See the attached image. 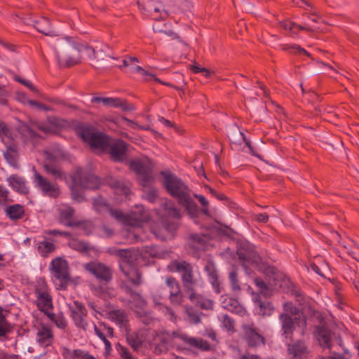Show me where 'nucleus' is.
I'll list each match as a JSON object with an SVG mask.
<instances>
[{
    "instance_id": "09e8293b",
    "label": "nucleus",
    "mask_w": 359,
    "mask_h": 359,
    "mask_svg": "<svg viewBox=\"0 0 359 359\" xmlns=\"http://www.w3.org/2000/svg\"><path fill=\"white\" fill-rule=\"evenodd\" d=\"M194 198H197L199 203L201 204L202 208H199V214L202 213L203 215L205 216H209V202L207 200V198L200 194H194Z\"/></svg>"
},
{
    "instance_id": "a211bd4d",
    "label": "nucleus",
    "mask_w": 359,
    "mask_h": 359,
    "mask_svg": "<svg viewBox=\"0 0 359 359\" xmlns=\"http://www.w3.org/2000/svg\"><path fill=\"white\" fill-rule=\"evenodd\" d=\"M172 335L174 337L181 339L191 348H196L202 351L210 350V344L202 338L191 337L186 333H179L177 332H174Z\"/></svg>"
},
{
    "instance_id": "338daca9",
    "label": "nucleus",
    "mask_w": 359,
    "mask_h": 359,
    "mask_svg": "<svg viewBox=\"0 0 359 359\" xmlns=\"http://www.w3.org/2000/svg\"><path fill=\"white\" fill-rule=\"evenodd\" d=\"M15 80L16 81L22 83V85L25 86L26 87H27L28 88H29L32 91H36V88L29 81L25 80V79H22L21 77H20L18 76H16L15 77Z\"/></svg>"
},
{
    "instance_id": "a18cd8bd",
    "label": "nucleus",
    "mask_w": 359,
    "mask_h": 359,
    "mask_svg": "<svg viewBox=\"0 0 359 359\" xmlns=\"http://www.w3.org/2000/svg\"><path fill=\"white\" fill-rule=\"evenodd\" d=\"M126 339L129 345L135 350H137L142 345V340L136 332L128 334Z\"/></svg>"
},
{
    "instance_id": "bf43d9fd",
    "label": "nucleus",
    "mask_w": 359,
    "mask_h": 359,
    "mask_svg": "<svg viewBox=\"0 0 359 359\" xmlns=\"http://www.w3.org/2000/svg\"><path fill=\"white\" fill-rule=\"evenodd\" d=\"M146 252L152 257L163 258L164 255L162 251H160L156 247H148Z\"/></svg>"
},
{
    "instance_id": "7c9ffc66",
    "label": "nucleus",
    "mask_w": 359,
    "mask_h": 359,
    "mask_svg": "<svg viewBox=\"0 0 359 359\" xmlns=\"http://www.w3.org/2000/svg\"><path fill=\"white\" fill-rule=\"evenodd\" d=\"M255 302L257 305V313L262 316H270L274 308L271 302L268 300H262L260 297H257L255 299Z\"/></svg>"
},
{
    "instance_id": "f704fd0d",
    "label": "nucleus",
    "mask_w": 359,
    "mask_h": 359,
    "mask_svg": "<svg viewBox=\"0 0 359 359\" xmlns=\"http://www.w3.org/2000/svg\"><path fill=\"white\" fill-rule=\"evenodd\" d=\"M34 27L36 30L46 36L55 35L54 31L51 29V24L48 18L42 17L34 21Z\"/></svg>"
},
{
    "instance_id": "bb28decb",
    "label": "nucleus",
    "mask_w": 359,
    "mask_h": 359,
    "mask_svg": "<svg viewBox=\"0 0 359 359\" xmlns=\"http://www.w3.org/2000/svg\"><path fill=\"white\" fill-rule=\"evenodd\" d=\"M287 344V351L289 354L292 355L291 359H307V348L304 341H297L292 345Z\"/></svg>"
},
{
    "instance_id": "a19ab883",
    "label": "nucleus",
    "mask_w": 359,
    "mask_h": 359,
    "mask_svg": "<svg viewBox=\"0 0 359 359\" xmlns=\"http://www.w3.org/2000/svg\"><path fill=\"white\" fill-rule=\"evenodd\" d=\"M4 156L10 165L15 166L18 163V147L14 144H10L7 147Z\"/></svg>"
},
{
    "instance_id": "c9c22d12",
    "label": "nucleus",
    "mask_w": 359,
    "mask_h": 359,
    "mask_svg": "<svg viewBox=\"0 0 359 359\" xmlns=\"http://www.w3.org/2000/svg\"><path fill=\"white\" fill-rule=\"evenodd\" d=\"M6 215L11 220L20 219L25 215L24 207L20 204L8 206L6 209Z\"/></svg>"
},
{
    "instance_id": "4d7b16f0",
    "label": "nucleus",
    "mask_w": 359,
    "mask_h": 359,
    "mask_svg": "<svg viewBox=\"0 0 359 359\" xmlns=\"http://www.w3.org/2000/svg\"><path fill=\"white\" fill-rule=\"evenodd\" d=\"M8 96L9 93L5 86L0 85V105H7Z\"/></svg>"
},
{
    "instance_id": "f257e3e1",
    "label": "nucleus",
    "mask_w": 359,
    "mask_h": 359,
    "mask_svg": "<svg viewBox=\"0 0 359 359\" xmlns=\"http://www.w3.org/2000/svg\"><path fill=\"white\" fill-rule=\"evenodd\" d=\"M163 184L167 192L177 199L187 214L191 218L199 216V208L191 195L189 187L175 175L169 171H161Z\"/></svg>"
},
{
    "instance_id": "de8ad7c7",
    "label": "nucleus",
    "mask_w": 359,
    "mask_h": 359,
    "mask_svg": "<svg viewBox=\"0 0 359 359\" xmlns=\"http://www.w3.org/2000/svg\"><path fill=\"white\" fill-rule=\"evenodd\" d=\"M111 107L121 108L123 111H133L135 107L132 104H128L125 101L119 98H112Z\"/></svg>"
},
{
    "instance_id": "3c124183",
    "label": "nucleus",
    "mask_w": 359,
    "mask_h": 359,
    "mask_svg": "<svg viewBox=\"0 0 359 359\" xmlns=\"http://www.w3.org/2000/svg\"><path fill=\"white\" fill-rule=\"evenodd\" d=\"M137 317L140 318L142 323L146 325H150L153 321L151 314L144 310L136 311Z\"/></svg>"
},
{
    "instance_id": "603ef678",
    "label": "nucleus",
    "mask_w": 359,
    "mask_h": 359,
    "mask_svg": "<svg viewBox=\"0 0 359 359\" xmlns=\"http://www.w3.org/2000/svg\"><path fill=\"white\" fill-rule=\"evenodd\" d=\"M231 287L233 291L241 290V287L238 284V274L236 270H232L229 275Z\"/></svg>"
},
{
    "instance_id": "39448f33",
    "label": "nucleus",
    "mask_w": 359,
    "mask_h": 359,
    "mask_svg": "<svg viewBox=\"0 0 359 359\" xmlns=\"http://www.w3.org/2000/svg\"><path fill=\"white\" fill-rule=\"evenodd\" d=\"M170 270L181 275V280L186 292L191 294L200 285L199 280L194 274L193 266L186 261L175 260L169 265Z\"/></svg>"
},
{
    "instance_id": "393cba45",
    "label": "nucleus",
    "mask_w": 359,
    "mask_h": 359,
    "mask_svg": "<svg viewBox=\"0 0 359 359\" xmlns=\"http://www.w3.org/2000/svg\"><path fill=\"white\" fill-rule=\"evenodd\" d=\"M36 339L41 347L46 348L52 346L54 341V335L52 330L44 325H41L37 330Z\"/></svg>"
},
{
    "instance_id": "dca6fc26",
    "label": "nucleus",
    "mask_w": 359,
    "mask_h": 359,
    "mask_svg": "<svg viewBox=\"0 0 359 359\" xmlns=\"http://www.w3.org/2000/svg\"><path fill=\"white\" fill-rule=\"evenodd\" d=\"M128 147V144L123 140L111 138L105 152L109 153L114 161L121 162L126 157Z\"/></svg>"
},
{
    "instance_id": "5701e85b",
    "label": "nucleus",
    "mask_w": 359,
    "mask_h": 359,
    "mask_svg": "<svg viewBox=\"0 0 359 359\" xmlns=\"http://www.w3.org/2000/svg\"><path fill=\"white\" fill-rule=\"evenodd\" d=\"M86 50L89 57L92 54L97 62L104 60L107 57L117 60V57L111 55V50L109 46L104 43H100L95 47L87 46Z\"/></svg>"
},
{
    "instance_id": "e2e57ef3",
    "label": "nucleus",
    "mask_w": 359,
    "mask_h": 359,
    "mask_svg": "<svg viewBox=\"0 0 359 359\" xmlns=\"http://www.w3.org/2000/svg\"><path fill=\"white\" fill-rule=\"evenodd\" d=\"M187 316L189 321L192 324L196 325L201 323V317L198 313L193 311H188Z\"/></svg>"
},
{
    "instance_id": "f03ea898",
    "label": "nucleus",
    "mask_w": 359,
    "mask_h": 359,
    "mask_svg": "<svg viewBox=\"0 0 359 359\" xmlns=\"http://www.w3.org/2000/svg\"><path fill=\"white\" fill-rule=\"evenodd\" d=\"M143 197L149 203L158 201L159 208L156 209L157 215L161 219L163 228L172 233L178 228V220L181 218L180 210L177 208L175 203L167 198H159L158 190L149 187L144 191Z\"/></svg>"
},
{
    "instance_id": "72a5a7b5",
    "label": "nucleus",
    "mask_w": 359,
    "mask_h": 359,
    "mask_svg": "<svg viewBox=\"0 0 359 359\" xmlns=\"http://www.w3.org/2000/svg\"><path fill=\"white\" fill-rule=\"evenodd\" d=\"M205 271L207 273L209 281L211 283L213 289L215 292L219 294L221 292L220 290V282L218 278L217 271H216L213 264H208L205 266Z\"/></svg>"
},
{
    "instance_id": "2eb2a0df",
    "label": "nucleus",
    "mask_w": 359,
    "mask_h": 359,
    "mask_svg": "<svg viewBox=\"0 0 359 359\" xmlns=\"http://www.w3.org/2000/svg\"><path fill=\"white\" fill-rule=\"evenodd\" d=\"M139 9L145 15H151L154 20H158L167 15V12L160 4L154 0H137Z\"/></svg>"
},
{
    "instance_id": "6ab92c4d",
    "label": "nucleus",
    "mask_w": 359,
    "mask_h": 359,
    "mask_svg": "<svg viewBox=\"0 0 359 359\" xmlns=\"http://www.w3.org/2000/svg\"><path fill=\"white\" fill-rule=\"evenodd\" d=\"M172 335L174 337L181 339L191 348H196L202 351L210 350V344L202 338L191 337L186 333H179L177 332H174Z\"/></svg>"
},
{
    "instance_id": "a878e982",
    "label": "nucleus",
    "mask_w": 359,
    "mask_h": 359,
    "mask_svg": "<svg viewBox=\"0 0 359 359\" xmlns=\"http://www.w3.org/2000/svg\"><path fill=\"white\" fill-rule=\"evenodd\" d=\"M109 184L117 195H123L127 197L130 194V182L129 181L111 178L109 180Z\"/></svg>"
},
{
    "instance_id": "69168bd1",
    "label": "nucleus",
    "mask_w": 359,
    "mask_h": 359,
    "mask_svg": "<svg viewBox=\"0 0 359 359\" xmlns=\"http://www.w3.org/2000/svg\"><path fill=\"white\" fill-rule=\"evenodd\" d=\"M233 320L228 315L223 316V325L226 329L229 330L233 329Z\"/></svg>"
},
{
    "instance_id": "f8f14e48",
    "label": "nucleus",
    "mask_w": 359,
    "mask_h": 359,
    "mask_svg": "<svg viewBox=\"0 0 359 359\" xmlns=\"http://www.w3.org/2000/svg\"><path fill=\"white\" fill-rule=\"evenodd\" d=\"M85 269L93 275L101 283L106 285L112 280L111 269L103 263L91 262L85 265Z\"/></svg>"
},
{
    "instance_id": "58836bf2",
    "label": "nucleus",
    "mask_w": 359,
    "mask_h": 359,
    "mask_svg": "<svg viewBox=\"0 0 359 359\" xmlns=\"http://www.w3.org/2000/svg\"><path fill=\"white\" fill-rule=\"evenodd\" d=\"M65 355L68 359H96L89 352L81 349H67Z\"/></svg>"
},
{
    "instance_id": "473e14b6",
    "label": "nucleus",
    "mask_w": 359,
    "mask_h": 359,
    "mask_svg": "<svg viewBox=\"0 0 359 359\" xmlns=\"http://www.w3.org/2000/svg\"><path fill=\"white\" fill-rule=\"evenodd\" d=\"M74 210L72 207H67L60 211V222L66 226H76L79 225L78 222H73Z\"/></svg>"
},
{
    "instance_id": "680f3d73",
    "label": "nucleus",
    "mask_w": 359,
    "mask_h": 359,
    "mask_svg": "<svg viewBox=\"0 0 359 359\" xmlns=\"http://www.w3.org/2000/svg\"><path fill=\"white\" fill-rule=\"evenodd\" d=\"M55 325L60 329H65L67 325V322L65 316L60 313L58 314L55 320H54Z\"/></svg>"
},
{
    "instance_id": "6e6d98bb",
    "label": "nucleus",
    "mask_w": 359,
    "mask_h": 359,
    "mask_svg": "<svg viewBox=\"0 0 359 359\" xmlns=\"http://www.w3.org/2000/svg\"><path fill=\"white\" fill-rule=\"evenodd\" d=\"M190 238L192 242V247L196 249H200V246L196 245H203L205 243L204 238L198 234H191Z\"/></svg>"
},
{
    "instance_id": "37998d69",
    "label": "nucleus",
    "mask_w": 359,
    "mask_h": 359,
    "mask_svg": "<svg viewBox=\"0 0 359 359\" xmlns=\"http://www.w3.org/2000/svg\"><path fill=\"white\" fill-rule=\"evenodd\" d=\"M130 71L133 73H139L142 76V78L146 81H158V78L155 74L145 70L140 66H134L130 67Z\"/></svg>"
},
{
    "instance_id": "e433bc0d",
    "label": "nucleus",
    "mask_w": 359,
    "mask_h": 359,
    "mask_svg": "<svg viewBox=\"0 0 359 359\" xmlns=\"http://www.w3.org/2000/svg\"><path fill=\"white\" fill-rule=\"evenodd\" d=\"M36 306L40 311H43L46 309H53V301L52 297L50 293L41 292L36 295Z\"/></svg>"
},
{
    "instance_id": "0eeeda50",
    "label": "nucleus",
    "mask_w": 359,
    "mask_h": 359,
    "mask_svg": "<svg viewBox=\"0 0 359 359\" xmlns=\"http://www.w3.org/2000/svg\"><path fill=\"white\" fill-rule=\"evenodd\" d=\"M315 337L320 347L331 351L335 344L340 345V337L325 325H318L314 332Z\"/></svg>"
},
{
    "instance_id": "13d9d810",
    "label": "nucleus",
    "mask_w": 359,
    "mask_h": 359,
    "mask_svg": "<svg viewBox=\"0 0 359 359\" xmlns=\"http://www.w3.org/2000/svg\"><path fill=\"white\" fill-rule=\"evenodd\" d=\"M12 133L11 129L8 127L6 123L2 121H0V137H6L8 138L11 137Z\"/></svg>"
},
{
    "instance_id": "49530a36",
    "label": "nucleus",
    "mask_w": 359,
    "mask_h": 359,
    "mask_svg": "<svg viewBox=\"0 0 359 359\" xmlns=\"http://www.w3.org/2000/svg\"><path fill=\"white\" fill-rule=\"evenodd\" d=\"M55 247L53 243L43 241L40 242L38 246L39 252L43 257H46L49 253L53 252Z\"/></svg>"
},
{
    "instance_id": "7ed1b4c3",
    "label": "nucleus",
    "mask_w": 359,
    "mask_h": 359,
    "mask_svg": "<svg viewBox=\"0 0 359 359\" xmlns=\"http://www.w3.org/2000/svg\"><path fill=\"white\" fill-rule=\"evenodd\" d=\"M236 253L245 273L251 275L253 267L268 276L274 273L275 268L263 262L255 250V246L247 241L238 243Z\"/></svg>"
},
{
    "instance_id": "2f4dec72",
    "label": "nucleus",
    "mask_w": 359,
    "mask_h": 359,
    "mask_svg": "<svg viewBox=\"0 0 359 359\" xmlns=\"http://www.w3.org/2000/svg\"><path fill=\"white\" fill-rule=\"evenodd\" d=\"M189 299L193 304H195L202 309L209 310L212 309V301L208 299H205L202 295L198 294L196 292H193L190 294Z\"/></svg>"
},
{
    "instance_id": "79ce46f5",
    "label": "nucleus",
    "mask_w": 359,
    "mask_h": 359,
    "mask_svg": "<svg viewBox=\"0 0 359 359\" xmlns=\"http://www.w3.org/2000/svg\"><path fill=\"white\" fill-rule=\"evenodd\" d=\"M110 316L111 320L115 321L120 327H127L128 320L124 312L120 310H115L111 313Z\"/></svg>"
},
{
    "instance_id": "20e7f679",
    "label": "nucleus",
    "mask_w": 359,
    "mask_h": 359,
    "mask_svg": "<svg viewBox=\"0 0 359 359\" xmlns=\"http://www.w3.org/2000/svg\"><path fill=\"white\" fill-rule=\"evenodd\" d=\"M77 135L93 149H98L106 151L111 138L101 132H95L94 129L85 124L76 127Z\"/></svg>"
},
{
    "instance_id": "864d4df0",
    "label": "nucleus",
    "mask_w": 359,
    "mask_h": 359,
    "mask_svg": "<svg viewBox=\"0 0 359 359\" xmlns=\"http://www.w3.org/2000/svg\"><path fill=\"white\" fill-rule=\"evenodd\" d=\"M8 332V323L3 314V309L0 306V337H5Z\"/></svg>"
},
{
    "instance_id": "9d476101",
    "label": "nucleus",
    "mask_w": 359,
    "mask_h": 359,
    "mask_svg": "<svg viewBox=\"0 0 359 359\" xmlns=\"http://www.w3.org/2000/svg\"><path fill=\"white\" fill-rule=\"evenodd\" d=\"M33 183L45 196L57 198L61 194L60 189L57 184L51 183L36 171H34V173Z\"/></svg>"
},
{
    "instance_id": "cd10ccee",
    "label": "nucleus",
    "mask_w": 359,
    "mask_h": 359,
    "mask_svg": "<svg viewBox=\"0 0 359 359\" xmlns=\"http://www.w3.org/2000/svg\"><path fill=\"white\" fill-rule=\"evenodd\" d=\"M120 270L133 285L138 286L142 284V273L135 266L126 267L125 264H122L120 266Z\"/></svg>"
},
{
    "instance_id": "412c9836",
    "label": "nucleus",
    "mask_w": 359,
    "mask_h": 359,
    "mask_svg": "<svg viewBox=\"0 0 359 359\" xmlns=\"http://www.w3.org/2000/svg\"><path fill=\"white\" fill-rule=\"evenodd\" d=\"M40 126L32 121L21 125L19 128V133L22 135L25 142H30L35 144L41 138L39 131Z\"/></svg>"
},
{
    "instance_id": "9b49d317",
    "label": "nucleus",
    "mask_w": 359,
    "mask_h": 359,
    "mask_svg": "<svg viewBox=\"0 0 359 359\" xmlns=\"http://www.w3.org/2000/svg\"><path fill=\"white\" fill-rule=\"evenodd\" d=\"M33 183L45 196L57 198L61 194L60 189L57 184L51 183L36 171H34V173Z\"/></svg>"
},
{
    "instance_id": "1a4fd4ad",
    "label": "nucleus",
    "mask_w": 359,
    "mask_h": 359,
    "mask_svg": "<svg viewBox=\"0 0 359 359\" xmlns=\"http://www.w3.org/2000/svg\"><path fill=\"white\" fill-rule=\"evenodd\" d=\"M130 168L141 177V184L143 186H148L153 182L152 167L148 161L133 160L130 163Z\"/></svg>"
},
{
    "instance_id": "ea45409f",
    "label": "nucleus",
    "mask_w": 359,
    "mask_h": 359,
    "mask_svg": "<svg viewBox=\"0 0 359 359\" xmlns=\"http://www.w3.org/2000/svg\"><path fill=\"white\" fill-rule=\"evenodd\" d=\"M110 121L115 125L122 127L125 123L134 130H145L146 128L139 125L137 123L134 122L125 116L112 117Z\"/></svg>"
},
{
    "instance_id": "c756f323",
    "label": "nucleus",
    "mask_w": 359,
    "mask_h": 359,
    "mask_svg": "<svg viewBox=\"0 0 359 359\" xmlns=\"http://www.w3.org/2000/svg\"><path fill=\"white\" fill-rule=\"evenodd\" d=\"M274 273H276V270L274 271ZM264 275L266 276V278H269L268 283H266L260 278H255L254 279V283H255V285L259 289L261 294L264 297L266 298L268 297L271 296L273 294V290L271 287V283H270V280L271 278H273V280L275 279L273 278V276L275 275V273H273V275H271L270 276H268L266 274H264Z\"/></svg>"
},
{
    "instance_id": "774afa93",
    "label": "nucleus",
    "mask_w": 359,
    "mask_h": 359,
    "mask_svg": "<svg viewBox=\"0 0 359 359\" xmlns=\"http://www.w3.org/2000/svg\"><path fill=\"white\" fill-rule=\"evenodd\" d=\"M100 327H102V330L104 331L106 334V335L109 337H114V330L112 327L107 325L106 323H101Z\"/></svg>"
},
{
    "instance_id": "4c0bfd02",
    "label": "nucleus",
    "mask_w": 359,
    "mask_h": 359,
    "mask_svg": "<svg viewBox=\"0 0 359 359\" xmlns=\"http://www.w3.org/2000/svg\"><path fill=\"white\" fill-rule=\"evenodd\" d=\"M65 48L67 49H76V43L72 40V38L69 36L65 37L64 39H62L60 40H58L57 44L55 47V53L56 57L57 59V61L60 64H61V59H60V48Z\"/></svg>"
},
{
    "instance_id": "c03bdc74",
    "label": "nucleus",
    "mask_w": 359,
    "mask_h": 359,
    "mask_svg": "<svg viewBox=\"0 0 359 359\" xmlns=\"http://www.w3.org/2000/svg\"><path fill=\"white\" fill-rule=\"evenodd\" d=\"M43 168L47 174L51 175L55 179L62 180L65 177L64 173L57 166L54 164H45Z\"/></svg>"
},
{
    "instance_id": "5fc2aeb1",
    "label": "nucleus",
    "mask_w": 359,
    "mask_h": 359,
    "mask_svg": "<svg viewBox=\"0 0 359 359\" xmlns=\"http://www.w3.org/2000/svg\"><path fill=\"white\" fill-rule=\"evenodd\" d=\"M48 292V285L46 284V280L43 278H40L38 280L36 285L34 288V293L36 295L39 294L41 292Z\"/></svg>"
},
{
    "instance_id": "4be33fe9",
    "label": "nucleus",
    "mask_w": 359,
    "mask_h": 359,
    "mask_svg": "<svg viewBox=\"0 0 359 359\" xmlns=\"http://www.w3.org/2000/svg\"><path fill=\"white\" fill-rule=\"evenodd\" d=\"M244 337L249 347L257 348L265 344L264 337L253 325L245 327Z\"/></svg>"
},
{
    "instance_id": "c85d7f7f",
    "label": "nucleus",
    "mask_w": 359,
    "mask_h": 359,
    "mask_svg": "<svg viewBox=\"0 0 359 359\" xmlns=\"http://www.w3.org/2000/svg\"><path fill=\"white\" fill-rule=\"evenodd\" d=\"M8 182L15 191L21 194H26L29 192V189L26 186L25 180L22 177L13 175L8 178Z\"/></svg>"
},
{
    "instance_id": "aec40b11",
    "label": "nucleus",
    "mask_w": 359,
    "mask_h": 359,
    "mask_svg": "<svg viewBox=\"0 0 359 359\" xmlns=\"http://www.w3.org/2000/svg\"><path fill=\"white\" fill-rule=\"evenodd\" d=\"M165 285L169 288V299L172 304L179 306L183 301V293L181 291L180 285L177 279L169 276L165 279Z\"/></svg>"
},
{
    "instance_id": "8fccbe9b",
    "label": "nucleus",
    "mask_w": 359,
    "mask_h": 359,
    "mask_svg": "<svg viewBox=\"0 0 359 359\" xmlns=\"http://www.w3.org/2000/svg\"><path fill=\"white\" fill-rule=\"evenodd\" d=\"M284 50L289 51L291 53H296L299 55H304L310 57V53H308L304 48L297 44L286 45Z\"/></svg>"
},
{
    "instance_id": "b1692460",
    "label": "nucleus",
    "mask_w": 359,
    "mask_h": 359,
    "mask_svg": "<svg viewBox=\"0 0 359 359\" xmlns=\"http://www.w3.org/2000/svg\"><path fill=\"white\" fill-rule=\"evenodd\" d=\"M114 254L120 257L119 266L133 267L138 257V252L132 249H114Z\"/></svg>"
},
{
    "instance_id": "052dcab7",
    "label": "nucleus",
    "mask_w": 359,
    "mask_h": 359,
    "mask_svg": "<svg viewBox=\"0 0 359 359\" xmlns=\"http://www.w3.org/2000/svg\"><path fill=\"white\" fill-rule=\"evenodd\" d=\"M111 97H93L91 98L92 103H102L103 105L107 107H111Z\"/></svg>"
},
{
    "instance_id": "6e6552de",
    "label": "nucleus",
    "mask_w": 359,
    "mask_h": 359,
    "mask_svg": "<svg viewBox=\"0 0 359 359\" xmlns=\"http://www.w3.org/2000/svg\"><path fill=\"white\" fill-rule=\"evenodd\" d=\"M72 182L74 186L82 189H97L100 184L99 178L88 172H84L82 169H78L73 174Z\"/></svg>"
},
{
    "instance_id": "0e129e2a",
    "label": "nucleus",
    "mask_w": 359,
    "mask_h": 359,
    "mask_svg": "<svg viewBox=\"0 0 359 359\" xmlns=\"http://www.w3.org/2000/svg\"><path fill=\"white\" fill-rule=\"evenodd\" d=\"M118 351L123 359H133L132 355L127 348L120 346Z\"/></svg>"
},
{
    "instance_id": "ddd939ff",
    "label": "nucleus",
    "mask_w": 359,
    "mask_h": 359,
    "mask_svg": "<svg viewBox=\"0 0 359 359\" xmlns=\"http://www.w3.org/2000/svg\"><path fill=\"white\" fill-rule=\"evenodd\" d=\"M279 320L281 323L280 331L282 332V336H284L285 338V343L291 341L296 324L299 326L300 324L306 325V320L304 318L301 319L300 317H295L293 319L291 316L287 313H281L279 316Z\"/></svg>"
},
{
    "instance_id": "f3484780",
    "label": "nucleus",
    "mask_w": 359,
    "mask_h": 359,
    "mask_svg": "<svg viewBox=\"0 0 359 359\" xmlns=\"http://www.w3.org/2000/svg\"><path fill=\"white\" fill-rule=\"evenodd\" d=\"M93 205L95 210L99 213L109 212L112 217L121 222L126 219L125 215L121 210L111 208L107 199L102 196L93 198Z\"/></svg>"
},
{
    "instance_id": "423d86ee",
    "label": "nucleus",
    "mask_w": 359,
    "mask_h": 359,
    "mask_svg": "<svg viewBox=\"0 0 359 359\" xmlns=\"http://www.w3.org/2000/svg\"><path fill=\"white\" fill-rule=\"evenodd\" d=\"M50 269L57 289H66L70 280L67 261L62 257H57L52 260Z\"/></svg>"
},
{
    "instance_id": "4468645a",
    "label": "nucleus",
    "mask_w": 359,
    "mask_h": 359,
    "mask_svg": "<svg viewBox=\"0 0 359 359\" xmlns=\"http://www.w3.org/2000/svg\"><path fill=\"white\" fill-rule=\"evenodd\" d=\"M69 309L70 311V317L74 325L79 329L86 330L88 326V322L86 320L88 311L84 304L79 301H74L73 305H70Z\"/></svg>"
}]
</instances>
